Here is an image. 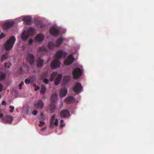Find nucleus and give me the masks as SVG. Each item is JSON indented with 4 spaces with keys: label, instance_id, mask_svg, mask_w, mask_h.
<instances>
[{
    "label": "nucleus",
    "instance_id": "nucleus-33",
    "mask_svg": "<svg viewBox=\"0 0 154 154\" xmlns=\"http://www.w3.org/2000/svg\"><path fill=\"white\" fill-rule=\"evenodd\" d=\"M11 65V63H5V67H7V68H9L10 66Z\"/></svg>",
    "mask_w": 154,
    "mask_h": 154
},
{
    "label": "nucleus",
    "instance_id": "nucleus-10",
    "mask_svg": "<svg viewBox=\"0 0 154 154\" xmlns=\"http://www.w3.org/2000/svg\"><path fill=\"white\" fill-rule=\"evenodd\" d=\"M44 103L41 100H38L34 104V106L36 109H42L44 106Z\"/></svg>",
    "mask_w": 154,
    "mask_h": 154
},
{
    "label": "nucleus",
    "instance_id": "nucleus-36",
    "mask_svg": "<svg viewBox=\"0 0 154 154\" xmlns=\"http://www.w3.org/2000/svg\"><path fill=\"white\" fill-rule=\"evenodd\" d=\"M39 123L40 124H38V126L40 127L42 126L45 124V123L44 122H42V121H40L39 122Z\"/></svg>",
    "mask_w": 154,
    "mask_h": 154
},
{
    "label": "nucleus",
    "instance_id": "nucleus-30",
    "mask_svg": "<svg viewBox=\"0 0 154 154\" xmlns=\"http://www.w3.org/2000/svg\"><path fill=\"white\" fill-rule=\"evenodd\" d=\"M30 81L29 79H26L25 80V82L26 84H29L30 83Z\"/></svg>",
    "mask_w": 154,
    "mask_h": 154
},
{
    "label": "nucleus",
    "instance_id": "nucleus-24",
    "mask_svg": "<svg viewBox=\"0 0 154 154\" xmlns=\"http://www.w3.org/2000/svg\"><path fill=\"white\" fill-rule=\"evenodd\" d=\"M57 75V73L56 72H53L51 75L50 80L51 81H53L55 77Z\"/></svg>",
    "mask_w": 154,
    "mask_h": 154
},
{
    "label": "nucleus",
    "instance_id": "nucleus-5",
    "mask_svg": "<svg viewBox=\"0 0 154 154\" xmlns=\"http://www.w3.org/2000/svg\"><path fill=\"white\" fill-rule=\"evenodd\" d=\"M81 84L79 82H76L73 88V91L76 93L81 92L83 89Z\"/></svg>",
    "mask_w": 154,
    "mask_h": 154
},
{
    "label": "nucleus",
    "instance_id": "nucleus-27",
    "mask_svg": "<svg viewBox=\"0 0 154 154\" xmlns=\"http://www.w3.org/2000/svg\"><path fill=\"white\" fill-rule=\"evenodd\" d=\"M47 50V49L45 47L42 46L40 47L38 50V51L39 52L41 51H46Z\"/></svg>",
    "mask_w": 154,
    "mask_h": 154
},
{
    "label": "nucleus",
    "instance_id": "nucleus-9",
    "mask_svg": "<svg viewBox=\"0 0 154 154\" xmlns=\"http://www.w3.org/2000/svg\"><path fill=\"white\" fill-rule=\"evenodd\" d=\"M14 24V23L13 21L5 22L3 25V28L4 30H7L11 27Z\"/></svg>",
    "mask_w": 154,
    "mask_h": 154
},
{
    "label": "nucleus",
    "instance_id": "nucleus-40",
    "mask_svg": "<svg viewBox=\"0 0 154 154\" xmlns=\"http://www.w3.org/2000/svg\"><path fill=\"white\" fill-rule=\"evenodd\" d=\"M39 28L41 29H42L43 27V26L42 23H40L39 24Z\"/></svg>",
    "mask_w": 154,
    "mask_h": 154
},
{
    "label": "nucleus",
    "instance_id": "nucleus-46",
    "mask_svg": "<svg viewBox=\"0 0 154 154\" xmlns=\"http://www.w3.org/2000/svg\"><path fill=\"white\" fill-rule=\"evenodd\" d=\"M33 86L35 87V88L37 86L35 84H34L33 85Z\"/></svg>",
    "mask_w": 154,
    "mask_h": 154
},
{
    "label": "nucleus",
    "instance_id": "nucleus-20",
    "mask_svg": "<svg viewBox=\"0 0 154 154\" xmlns=\"http://www.w3.org/2000/svg\"><path fill=\"white\" fill-rule=\"evenodd\" d=\"M57 98V95L54 94H53L51 96V101L52 103H54L56 101Z\"/></svg>",
    "mask_w": 154,
    "mask_h": 154
},
{
    "label": "nucleus",
    "instance_id": "nucleus-4",
    "mask_svg": "<svg viewBox=\"0 0 154 154\" xmlns=\"http://www.w3.org/2000/svg\"><path fill=\"white\" fill-rule=\"evenodd\" d=\"M82 73V70L78 67L75 68L73 71V77L74 79H76L81 76Z\"/></svg>",
    "mask_w": 154,
    "mask_h": 154
},
{
    "label": "nucleus",
    "instance_id": "nucleus-19",
    "mask_svg": "<svg viewBox=\"0 0 154 154\" xmlns=\"http://www.w3.org/2000/svg\"><path fill=\"white\" fill-rule=\"evenodd\" d=\"M37 66L38 67H41L43 66V61L42 60L38 58L37 60Z\"/></svg>",
    "mask_w": 154,
    "mask_h": 154
},
{
    "label": "nucleus",
    "instance_id": "nucleus-17",
    "mask_svg": "<svg viewBox=\"0 0 154 154\" xmlns=\"http://www.w3.org/2000/svg\"><path fill=\"white\" fill-rule=\"evenodd\" d=\"M75 99L72 96H70L65 100V102L68 104L73 103L75 101Z\"/></svg>",
    "mask_w": 154,
    "mask_h": 154
},
{
    "label": "nucleus",
    "instance_id": "nucleus-39",
    "mask_svg": "<svg viewBox=\"0 0 154 154\" xmlns=\"http://www.w3.org/2000/svg\"><path fill=\"white\" fill-rule=\"evenodd\" d=\"M37 111L36 110H34L32 112V114L34 115H36L37 113Z\"/></svg>",
    "mask_w": 154,
    "mask_h": 154
},
{
    "label": "nucleus",
    "instance_id": "nucleus-1",
    "mask_svg": "<svg viewBox=\"0 0 154 154\" xmlns=\"http://www.w3.org/2000/svg\"><path fill=\"white\" fill-rule=\"evenodd\" d=\"M66 52H63L61 50H59L57 51L55 56V59L53 60L51 63L50 66L53 69L57 68L60 67V63L58 60L61 58H64L66 55Z\"/></svg>",
    "mask_w": 154,
    "mask_h": 154
},
{
    "label": "nucleus",
    "instance_id": "nucleus-45",
    "mask_svg": "<svg viewBox=\"0 0 154 154\" xmlns=\"http://www.w3.org/2000/svg\"><path fill=\"white\" fill-rule=\"evenodd\" d=\"M3 117V115L2 114H0V118H2Z\"/></svg>",
    "mask_w": 154,
    "mask_h": 154
},
{
    "label": "nucleus",
    "instance_id": "nucleus-44",
    "mask_svg": "<svg viewBox=\"0 0 154 154\" xmlns=\"http://www.w3.org/2000/svg\"><path fill=\"white\" fill-rule=\"evenodd\" d=\"M2 105H6V102L5 101H3L2 102Z\"/></svg>",
    "mask_w": 154,
    "mask_h": 154
},
{
    "label": "nucleus",
    "instance_id": "nucleus-38",
    "mask_svg": "<svg viewBox=\"0 0 154 154\" xmlns=\"http://www.w3.org/2000/svg\"><path fill=\"white\" fill-rule=\"evenodd\" d=\"M33 42V40L32 39H30L28 41L29 44V45H31L32 43Z\"/></svg>",
    "mask_w": 154,
    "mask_h": 154
},
{
    "label": "nucleus",
    "instance_id": "nucleus-43",
    "mask_svg": "<svg viewBox=\"0 0 154 154\" xmlns=\"http://www.w3.org/2000/svg\"><path fill=\"white\" fill-rule=\"evenodd\" d=\"M63 123V120H60V125H61V126H63V125L62 124Z\"/></svg>",
    "mask_w": 154,
    "mask_h": 154
},
{
    "label": "nucleus",
    "instance_id": "nucleus-25",
    "mask_svg": "<svg viewBox=\"0 0 154 154\" xmlns=\"http://www.w3.org/2000/svg\"><path fill=\"white\" fill-rule=\"evenodd\" d=\"M46 91V88L45 85H42L41 86V90L40 91L41 93L44 94Z\"/></svg>",
    "mask_w": 154,
    "mask_h": 154
},
{
    "label": "nucleus",
    "instance_id": "nucleus-13",
    "mask_svg": "<svg viewBox=\"0 0 154 154\" xmlns=\"http://www.w3.org/2000/svg\"><path fill=\"white\" fill-rule=\"evenodd\" d=\"M23 20L26 24L28 25H31L32 23V19L29 17H23Z\"/></svg>",
    "mask_w": 154,
    "mask_h": 154
},
{
    "label": "nucleus",
    "instance_id": "nucleus-18",
    "mask_svg": "<svg viewBox=\"0 0 154 154\" xmlns=\"http://www.w3.org/2000/svg\"><path fill=\"white\" fill-rule=\"evenodd\" d=\"M55 107L56 106L54 103H51L50 104L48 108L50 112L51 113H53L54 112Z\"/></svg>",
    "mask_w": 154,
    "mask_h": 154
},
{
    "label": "nucleus",
    "instance_id": "nucleus-29",
    "mask_svg": "<svg viewBox=\"0 0 154 154\" xmlns=\"http://www.w3.org/2000/svg\"><path fill=\"white\" fill-rule=\"evenodd\" d=\"M55 118V115H53L51 117V123H53Z\"/></svg>",
    "mask_w": 154,
    "mask_h": 154
},
{
    "label": "nucleus",
    "instance_id": "nucleus-12",
    "mask_svg": "<svg viewBox=\"0 0 154 154\" xmlns=\"http://www.w3.org/2000/svg\"><path fill=\"white\" fill-rule=\"evenodd\" d=\"M69 112L68 110L66 109L62 110L60 112V116L63 118H66L69 115Z\"/></svg>",
    "mask_w": 154,
    "mask_h": 154
},
{
    "label": "nucleus",
    "instance_id": "nucleus-7",
    "mask_svg": "<svg viewBox=\"0 0 154 154\" xmlns=\"http://www.w3.org/2000/svg\"><path fill=\"white\" fill-rule=\"evenodd\" d=\"M74 58L71 54L69 55L64 61V63L66 65H69L73 62Z\"/></svg>",
    "mask_w": 154,
    "mask_h": 154
},
{
    "label": "nucleus",
    "instance_id": "nucleus-16",
    "mask_svg": "<svg viewBox=\"0 0 154 154\" xmlns=\"http://www.w3.org/2000/svg\"><path fill=\"white\" fill-rule=\"evenodd\" d=\"M67 92V90L65 88L61 89L60 91V96L61 97H65Z\"/></svg>",
    "mask_w": 154,
    "mask_h": 154
},
{
    "label": "nucleus",
    "instance_id": "nucleus-14",
    "mask_svg": "<svg viewBox=\"0 0 154 154\" xmlns=\"http://www.w3.org/2000/svg\"><path fill=\"white\" fill-rule=\"evenodd\" d=\"M44 38V35L40 33L37 35L35 38V41L37 42H42Z\"/></svg>",
    "mask_w": 154,
    "mask_h": 154
},
{
    "label": "nucleus",
    "instance_id": "nucleus-26",
    "mask_svg": "<svg viewBox=\"0 0 154 154\" xmlns=\"http://www.w3.org/2000/svg\"><path fill=\"white\" fill-rule=\"evenodd\" d=\"M5 77V74L2 72H0V81L4 79Z\"/></svg>",
    "mask_w": 154,
    "mask_h": 154
},
{
    "label": "nucleus",
    "instance_id": "nucleus-32",
    "mask_svg": "<svg viewBox=\"0 0 154 154\" xmlns=\"http://www.w3.org/2000/svg\"><path fill=\"white\" fill-rule=\"evenodd\" d=\"M9 108L11 109L10 110V112H13V110L14 109V107L11 106H9Z\"/></svg>",
    "mask_w": 154,
    "mask_h": 154
},
{
    "label": "nucleus",
    "instance_id": "nucleus-47",
    "mask_svg": "<svg viewBox=\"0 0 154 154\" xmlns=\"http://www.w3.org/2000/svg\"><path fill=\"white\" fill-rule=\"evenodd\" d=\"M1 95L0 94V99L1 98Z\"/></svg>",
    "mask_w": 154,
    "mask_h": 154
},
{
    "label": "nucleus",
    "instance_id": "nucleus-21",
    "mask_svg": "<svg viewBox=\"0 0 154 154\" xmlns=\"http://www.w3.org/2000/svg\"><path fill=\"white\" fill-rule=\"evenodd\" d=\"M55 44L53 42H50L48 43V47L50 49L53 50L54 48V47L55 46Z\"/></svg>",
    "mask_w": 154,
    "mask_h": 154
},
{
    "label": "nucleus",
    "instance_id": "nucleus-8",
    "mask_svg": "<svg viewBox=\"0 0 154 154\" xmlns=\"http://www.w3.org/2000/svg\"><path fill=\"white\" fill-rule=\"evenodd\" d=\"M13 120V118L11 116L7 115L5 116L3 119H2V122L5 123H11Z\"/></svg>",
    "mask_w": 154,
    "mask_h": 154
},
{
    "label": "nucleus",
    "instance_id": "nucleus-41",
    "mask_svg": "<svg viewBox=\"0 0 154 154\" xmlns=\"http://www.w3.org/2000/svg\"><path fill=\"white\" fill-rule=\"evenodd\" d=\"M3 88V86L2 85L0 84V91H2Z\"/></svg>",
    "mask_w": 154,
    "mask_h": 154
},
{
    "label": "nucleus",
    "instance_id": "nucleus-2",
    "mask_svg": "<svg viewBox=\"0 0 154 154\" xmlns=\"http://www.w3.org/2000/svg\"><path fill=\"white\" fill-rule=\"evenodd\" d=\"M16 38L14 36H12L10 37L4 45L5 50L7 51L11 50L13 47Z\"/></svg>",
    "mask_w": 154,
    "mask_h": 154
},
{
    "label": "nucleus",
    "instance_id": "nucleus-22",
    "mask_svg": "<svg viewBox=\"0 0 154 154\" xmlns=\"http://www.w3.org/2000/svg\"><path fill=\"white\" fill-rule=\"evenodd\" d=\"M63 41V38H58L56 42V46L57 47L59 46Z\"/></svg>",
    "mask_w": 154,
    "mask_h": 154
},
{
    "label": "nucleus",
    "instance_id": "nucleus-3",
    "mask_svg": "<svg viewBox=\"0 0 154 154\" xmlns=\"http://www.w3.org/2000/svg\"><path fill=\"white\" fill-rule=\"evenodd\" d=\"M35 32V29L32 27H30L29 29L24 31L22 34L21 38L23 41L27 40L29 36L30 35H33Z\"/></svg>",
    "mask_w": 154,
    "mask_h": 154
},
{
    "label": "nucleus",
    "instance_id": "nucleus-15",
    "mask_svg": "<svg viewBox=\"0 0 154 154\" xmlns=\"http://www.w3.org/2000/svg\"><path fill=\"white\" fill-rule=\"evenodd\" d=\"M62 77V75L61 74L58 75L54 81V84L55 85H57L60 84Z\"/></svg>",
    "mask_w": 154,
    "mask_h": 154
},
{
    "label": "nucleus",
    "instance_id": "nucleus-31",
    "mask_svg": "<svg viewBox=\"0 0 154 154\" xmlns=\"http://www.w3.org/2000/svg\"><path fill=\"white\" fill-rule=\"evenodd\" d=\"M43 82L45 84H48L49 83V81L47 79L45 78L44 79Z\"/></svg>",
    "mask_w": 154,
    "mask_h": 154
},
{
    "label": "nucleus",
    "instance_id": "nucleus-37",
    "mask_svg": "<svg viewBox=\"0 0 154 154\" xmlns=\"http://www.w3.org/2000/svg\"><path fill=\"white\" fill-rule=\"evenodd\" d=\"M5 37V35L3 34V33H2L0 35V39H2L3 38H4Z\"/></svg>",
    "mask_w": 154,
    "mask_h": 154
},
{
    "label": "nucleus",
    "instance_id": "nucleus-42",
    "mask_svg": "<svg viewBox=\"0 0 154 154\" xmlns=\"http://www.w3.org/2000/svg\"><path fill=\"white\" fill-rule=\"evenodd\" d=\"M39 89V87L38 86H37L35 88V91H37Z\"/></svg>",
    "mask_w": 154,
    "mask_h": 154
},
{
    "label": "nucleus",
    "instance_id": "nucleus-35",
    "mask_svg": "<svg viewBox=\"0 0 154 154\" xmlns=\"http://www.w3.org/2000/svg\"><path fill=\"white\" fill-rule=\"evenodd\" d=\"M24 84V82H21V83L19 85V89H22V86Z\"/></svg>",
    "mask_w": 154,
    "mask_h": 154
},
{
    "label": "nucleus",
    "instance_id": "nucleus-28",
    "mask_svg": "<svg viewBox=\"0 0 154 154\" xmlns=\"http://www.w3.org/2000/svg\"><path fill=\"white\" fill-rule=\"evenodd\" d=\"M45 116L42 113H41L40 115V120H41L44 121L45 120Z\"/></svg>",
    "mask_w": 154,
    "mask_h": 154
},
{
    "label": "nucleus",
    "instance_id": "nucleus-23",
    "mask_svg": "<svg viewBox=\"0 0 154 154\" xmlns=\"http://www.w3.org/2000/svg\"><path fill=\"white\" fill-rule=\"evenodd\" d=\"M9 52L7 51L5 53V54H2L1 57V59L2 60L6 59L8 57V54Z\"/></svg>",
    "mask_w": 154,
    "mask_h": 154
},
{
    "label": "nucleus",
    "instance_id": "nucleus-6",
    "mask_svg": "<svg viewBox=\"0 0 154 154\" xmlns=\"http://www.w3.org/2000/svg\"><path fill=\"white\" fill-rule=\"evenodd\" d=\"M26 59L28 62L31 65H32L35 62V58L33 54L30 53L27 54L26 56Z\"/></svg>",
    "mask_w": 154,
    "mask_h": 154
},
{
    "label": "nucleus",
    "instance_id": "nucleus-11",
    "mask_svg": "<svg viewBox=\"0 0 154 154\" xmlns=\"http://www.w3.org/2000/svg\"><path fill=\"white\" fill-rule=\"evenodd\" d=\"M49 32L52 35L57 36L59 34L58 30L54 27H51L49 30Z\"/></svg>",
    "mask_w": 154,
    "mask_h": 154
},
{
    "label": "nucleus",
    "instance_id": "nucleus-34",
    "mask_svg": "<svg viewBox=\"0 0 154 154\" xmlns=\"http://www.w3.org/2000/svg\"><path fill=\"white\" fill-rule=\"evenodd\" d=\"M58 120L57 119H55V121L54 122V125H55V126H57L58 125Z\"/></svg>",
    "mask_w": 154,
    "mask_h": 154
}]
</instances>
